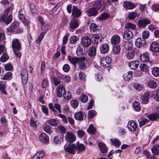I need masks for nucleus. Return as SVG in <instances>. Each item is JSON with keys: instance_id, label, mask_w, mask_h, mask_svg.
<instances>
[{"instance_id": "obj_6", "label": "nucleus", "mask_w": 159, "mask_h": 159, "mask_svg": "<svg viewBox=\"0 0 159 159\" xmlns=\"http://www.w3.org/2000/svg\"><path fill=\"white\" fill-rule=\"evenodd\" d=\"M79 20L73 18L69 23V28L72 30L77 28L79 25Z\"/></svg>"}, {"instance_id": "obj_42", "label": "nucleus", "mask_w": 159, "mask_h": 159, "mask_svg": "<svg viewBox=\"0 0 159 159\" xmlns=\"http://www.w3.org/2000/svg\"><path fill=\"white\" fill-rule=\"evenodd\" d=\"M125 29H130L132 30H134L136 28V25L130 23H128L125 25Z\"/></svg>"}, {"instance_id": "obj_40", "label": "nucleus", "mask_w": 159, "mask_h": 159, "mask_svg": "<svg viewBox=\"0 0 159 159\" xmlns=\"http://www.w3.org/2000/svg\"><path fill=\"white\" fill-rule=\"evenodd\" d=\"M152 73L155 77L159 76V68L156 67L152 68Z\"/></svg>"}, {"instance_id": "obj_63", "label": "nucleus", "mask_w": 159, "mask_h": 159, "mask_svg": "<svg viewBox=\"0 0 159 159\" xmlns=\"http://www.w3.org/2000/svg\"><path fill=\"white\" fill-rule=\"evenodd\" d=\"M59 117L62 119V121L65 123H68V121L66 117L64 115L62 114H59Z\"/></svg>"}, {"instance_id": "obj_33", "label": "nucleus", "mask_w": 159, "mask_h": 159, "mask_svg": "<svg viewBox=\"0 0 159 159\" xmlns=\"http://www.w3.org/2000/svg\"><path fill=\"white\" fill-rule=\"evenodd\" d=\"M148 118L151 120H157L159 119V114L157 113H154L149 115Z\"/></svg>"}, {"instance_id": "obj_34", "label": "nucleus", "mask_w": 159, "mask_h": 159, "mask_svg": "<svg viewBox=\"0 0 159 159\" xmlns=\"http://www.w3.org/2000/svg\"><path fill=\"white\" fill-rule=\"evenodd\" d=\"M19 17L20 19L25 25L27 26L29 25V21L25 18L23 14L20 13L19 15Z\"/></svg>"}, {"instance_id": "obj_58", "label": "nucleus", "mask_w": 159, "mask_h": 159, "mask_svg": "<svg viewBox=\"0 0 159 159\" xmlns=\"http://www.w3.org/2000/svg\"><path fill=\"white\" fill-rule=\"evenodd\" d=\"M78 102L76 100H73L70 101L71 106L74 108H76L78 105Z\"/></svg>"}, {"instance_id": "obj_35", "label": "nucleus", "mask_w": 159, "mask_h": 159, "mask_svg": "<svg viewBox=\"0 0 159 159\" xmlns=\"http://www.w3.org/2000/svg\"><path fill=\"white\" fill-rule=\"evenodd\" d=\"M44 156V153L43 152L40 151L37 152L31 158V159H39L43 158Z\"/></svg>"}, {"instance_id": "obj_27", "label": "nucleus", "mask_w": 159, "mask_h": 159, "mask_svg": "<svg viewBox=\"0 0 159 159\" xmlns=\"http://www.w3.org/2000/svg\"><path fill=\"white\" fill-rule=\"evenodd\" d=\"M99 149L102 153H105L107 152V148L105 144L103 143H100L98 144Z\"/></svg>"}, {"instance_id": "obj_4", "label": "nucleus", "mask_w": 159, "mask_h": 159, "mask_svg": "<svg viewBox=\"0 0 159 159\" xmlns=\"http://www.w3.org/2000/svg\"><path fill=\"white\" fill-rule=\"evenodd\" d=\"M20 76L23 84H25L27 82L28 78L27 70L25 69H22L21 71Z\"/></svg>"}, {"instance_id": "obj_41", "label": "nucleus", "mask_w": 159, "mask_h": 159, "mask_svg": "<svg viewBox=\"0 0 159 159\" xmlns=\"http://www.w3.org/2000/svg\"><path fill=\"white\" fill-rule=\"evenodd\" d=\"M103 2V0H98L95 2L94 6L97 9H99L102 7V3Z\"/></svg>"}, {"instance_id": "obj_26", "label": "nucleus", "mask_w": 159, "mask_h": 159, "mask_svg": "<svg viewBox=\"0 0 159 159\" xmlns=\"http://www.w3.org/2000/svg\"><path fill=\"white\" fill-rule=\"evenodd\" d=\"M84 116L82 111H79L75 114L74 117L76 120L81 121L83 120Z\"/></svg>"}, {"instance_id": "obj_10", "label": "nucleus", "mask_w": 159, "mask_h": 159, "mask_svg": "<svg viewBox=\"0 0 159 159\" xmlns=\"http://www.w3.org/2000/svg\"><path fill=\"white\" fill-rule=\"evenodd\" d=\"M65 92V88L63 85H60L57 89V94L58 97H61Z\"/></svg>"}, {"instance_id": "obj_7", "label": "nucleus", "mask_w": 159, "mask_h": 159, "mask_svg": "<svg viewBox=\"0 0 159 159\" xmlns=\"http://www.w3.org/2000/svg\"><path fill=\"white\" fill-rule=\"evenodd\" d=\"M146 43V41L142 39L141 37L138 38L135 40V44L136 46L140 48L143 47Z\"/></svg>"}, {"instance_id": "obj_13", "label": "nucleus", "mask_w": 159, "mask_h": 159, "mask_svg": "<svg viewBox=\"0 0 159 159\" xmlns=\"http://www.w3.org/2000/svg\"><path fill=\"white\" fill-rule=\"evenodd\" d=\"M49 107L53 112H56L57 111L54 109L57 110L60 113H61L60 105L56 103L53 106L52 103H50L48 104Z\"/></svg>"}, {"instance_id": "obj_62", "label": "nucleus", "mask_w": 159, "mask_h": 159, "mask_svg": "<svg viewBox=\"0 0 159 159\" xmlns=\"http://www.w3.org/2000/svg\"><path fill=\"white\" fill-rule=\"evenodd\" d=\"M13 9V7H10L7 8L4 10V14H6V15H8L10 12L12 11Z\"/></svg>"}, {"instance_id": "obj_21", "label": "nucleus", "mask_w": 159, "mask_h": 159, "mask_svg": "<svg viewBox=\"0 0 159 159\" xmlns=\"http://www.w3.org/2000/svg\"><path fill=\"white\" fill-rule=\"evenodd\" d=\"M150 94L149 93H145L143 96L141 97V102L143 104H146L148 102Z\"/></svg>"}, {"instance_id": "obj_48", "label": "nucleus", "mask_w": 159, "mask_h": 159, "mask_svg": "<svg viewBox=\"0 0 159 159\" xmlns=\"http://www.w3.org/2000/svg\"><path fill=\"white\" fill-rule=\"evenodd\" d=\"M47 123L50 125L54 126H56L58 125V122L54 119L48 120Z\"/></svg>"}, {"instance_id": "obj_53", "label": "nucleus", "mask_w": 159, "mask_h": 159, "mask_svg": "<svg viewBox=\"0 0 159 159\" xmlns=\"http://www.w3.org/2000/svg\"><path fill=\"white\" fill-rule=\"evenodd\" d=\"M9 58V57L7 54L4 53L2 56L0 58V61L2 62L6 61Z\"/></svg>"}, {"instance_id": "obj_64", "label": "nucleus", "mask_w": 159, "mask_h": 159, "mask_svg": "<svg viewBox=\"0 0 159 159\" xmlns=\"http://www.w3.org/2000/svg\"><path fill=\"white\" fill-rule=\"evenodd\" d=\"M154 98L157 100H159V89L155 91L154 93Z\"/></svg>"}, {"instance_id": "obj_17", "label": "nucleus", "mask_w": 159, "mask_h": 159, "mask_svg": "<svg viewBox=\"0 0 159 159\" xmlns=\"http://www.w3.org/2000/svg\"><path fill=\"white\" fill-rule=\"evenodd\" d=\"M39 140L44 143H47L49 141V138L47 135L44 133H42L39 136Z\"/></svg>"}, {"instance_id": "obj_22", "label": "nucleus", "mask_w": 159, "mask_h": 159, "mask_svg": "<svg viewBox=\"0 0 159 159\" xmlns=\"http://www.w3.org/2000/svg\"><path fill=\"white\" fill-rule=\"evenodd\" d=\"M123 6L125 8L128 9H132L134 8L135 6L133 3L126 1H124Z\"/></svg>"}, {"instance_id": "obj_38", "label": "nucleus", "mask_w": 159, "mask_h": 159, "mask_svg": "<svg viewBox=\"0 0 159 159\" xmlns=\"http://www.w3.org/2000/svg\"><path fill=\"white\" fill-rule=\"evenodd\" d=\"M110 141L112 144L115 146L119 147L120 145V142L118 139H111Z\"/></svg>"}, {"instance_id": "obj_59", "label": "nucleus", "mask_w": 159, "mask_h": 159, "mask_svg": "<svg viewBox=\"0 0 159 159\" xmlns=\"http://www.w3.org/2000/svg\"><path fill=\"white\" fill-rule=\"evenodd\" d=\"M120 47L119 46H117L113 47L112 51L114 53L117 54L120 52Z\"/></svg>"}, {"instance_id": "obj_37", "label": "nucleus", "mask_w": 159, "mask_h": 159, "mask_svg": "<svg viewBox=\"0 0 159 159\" xmlns=\"http://www.w3.org/2000/svg\"><path fill=\"white\" fill-rule=\"evenodd\" d=\"M140 58L141 60L143 62H147L149 60V57L145 53H143L141 55Z\"/></svg>"}, {"instance_id": "obj_20", "label": "nucleus", "mask_w": 159, "mask_h": 159, "mask_svg": "<svg viewBox=\"0 0 159 159\" xmlns=\"http://www.w3.org/2000/svg\"><path fill=\"white\" fill-rule=\"evenodd\" d=\"M96 48L94 46H92L89 48L87 52L88 56L90 57L94 56L96 54Z\"/></svg>"}, {"instance_id": "obj_49", "label": "nucleus", "mask_w": 159, "mask_h": 159, "mask_svg": "<svg viewBox=\"0 0 159 159\" xmlns=\"http://www.w3.org/2000/svg\"><path fill=\"white\" fill-rule=\"evenodd\" d=\"M80 100L83 103H85L88 100V97L87 96L84 94H83L80 96Z\"/></svg>"}, {"instance_id": "obj_52", "label": "nucleus", "mask_w": 159, "mask_h": 159, "mask_svg": "<svg viewBox=\"0 0 159 159\" xmlns=\"http://www.w3.org/2000/svg\"><path fill=\"white\" fill-rule=\"evenodd\" d=\"M149 35V33L148 31L146 30L144 31L142 34V39L145 40L148 39Z\"/></svg>"}, {"instance_id": "obj_51", "label": "nucleus", "mask_w": 159, "mask_h": 159, "mask_svg": "<svg viewBox=\"0 0 159 159\" xmlns=\"http://www.w3.org/2000/svg\"><path fill=\"white\" fill-rule=\"evenodd\" d=\"M78 38L75 35L71 36L70 39V42L72 44L75 43L78 40Z\"/></svg>"}, {"instance_id": "obj_8", "label": "nucleus", "mask_w": 159, "mask_h": 159, "mask_svg": "<svg viewBox=\"0 0 159 159\" xmlns=\"http://www.w3.org/2000/svg\"><path fill=\"white\" fill-rule=\"evenodd\" d=\"M122 46L127 50H129L132 49L133 44L131 41L129 40L124 41L122 44Z\"/></svg>"}, {"instance_id": "obj_47", "label": "nucleus", "mask_w": 159, "mask_h": 159, "mask_svg": "<svg viewBox=\"0 0 159 159\" xmlns=\"http://www.w3.org/2000/svg\"><path fill=\"white\" fill-rule=\"evenodd\" d=\"M139 103L137 101H134L133 103V106L134 109L137 111H139L140 108L139 107Z\"/></svg>"}, {"instance_id": "obj_25", "label": "nucleus", "mask_w": 159, "mask_h": 159, "mask_svg": "<svg viewBox=\"0 0 159 159\" xmlns=\"http://www.w3.org/2000/svg\"><path fill=\"white\" fill-rule=\"evenodd\" d=\"M98 13V10L94 7L89 9L87 12V15L89 16H95Z\"/></svg>"}, {"instance_id": "obj_9", "label": "nucleus", "mask_w": 159, "mask_h": 159, "mask_svg": "<svg viewBox=\"0 0 159 159\" xmlns=\"http://www.w3.org/2000/svg\"><path fill=\"white\" fill-rule=\"evenodd\" d=\"M81 14V12L80 10L78 9L77 7L74 6L71 15L73 16V18H78Z\"/></svg>"}, {"instance_id": "obj_32", "label": "nucleus", "mask_w": 159, "mask_h": 159, "mask_svg": "<svg viewBox=\"0 0 159 159\" xmlns=\"http://www.w3.org/2000/svg\"><path fill=\"white\" fill-rule=\"evenodd\" d=\"M139 65V62L137 61H135L130 62L129 63V67L132 69H135L138 67Z\"/></svg>"}, {"instance_id": "obj_14", "label": "nucleus", "mask_w": 159, "mask_h": 159, "mask_svg": "<svg viewBox=\"0 0 159 159\" xmlns=\"http://www.w3.org/2000/svg\"><path fill=\"white\" fill-rule=\"evenodd\" d=\"M12 47L13 50H20L21 45L18 39H16L13 40L12 43Z\"/></svg>"}, {"instance_id": "obj_46", "label": "nucleus", "mask_w": 159, "mask_h": 159, "mask_svg": "<svg viewBox=\"0 0 159 159\" xmlns=\"http://www.w3.org/2000/svg\"><path fill=\"white\" fill-rule=\"evenodd\" d=\"M148 85L150 88L152 89H155L157 87V83L153 81H149Z\"/></svg>"}, {"instance_id": "obj_57", "label": "nucleus", "mask_w": 159, "mask_h": 159, "mask_svg": "<svg viewBox=\"0 0 159 159\" xmlns=\"http://www.w3.org/2000/svg\"><path fill=\"white\" fill-rule=\"evenodd\" d=\"M137 15V13L135 12H130L128 14V18L130 20L134 19L136 17Z\"/></svg>"}, {"instance_id": "obj_61", "label": "nucleus", "mask_w": 159, "mask_h": 159, "mask_svg": "<svg viewBox=\"0 0 159 159\" xmlns=\"http://www.w3.org/2000/svg\"><path fill=\"white\" fill-rule=\"evenodd\" d=\"M12 75V73L11 72L7 73L3 76L2 80H5L8 79L11 77Z\"/></svg>"}, {"instance_id": "obj_1", "label": "nucleus", "mask_w": 159, "mask_h": 159, "mask_svg": "<svg viewBox=\"0 0 159 159\" xmlns=\"http://www.w3.org/2000/svg\"><path fill=\"white\" fill-rule=\"evenodd\" d=\"M64 148L65 152L71 155H74L75 153V145L73 143L69 144L68 146L65 145Z\"/></svg>"}, {"instance_id": "obj_28", "label": "nucleus", "mask_w": 159, "mask_h": 159, "mask_svg": "<svg viewBox=\"0 0 159 159\" xmlns=\"http://www.w3.org/2000/svg\"><path fill=\"white\" fill-rule=\"evenodd\" d=\"M150 49L152 52H159V46L158 44L156 42L152 43L150 45Z\"/></svg>"}, {"instance_id": "obj_30", "label": "nucleus", "mask_w": 159, "mask_h": 159, "mask_svg": "<svg viewBox=\"0 0 159 159\" xmlns=\"http://www.w3.org/2000/svg\"><path fill=\"white\" fill-rule=\"evenodd\" d=\"M150 21L147 19H143L139 20L138 21V24L139 26L140 27H144L147 25L149 24Z\"/></svg>"}, {"instance_id": "obj_11", "label": "nucleus", "mask_w": 159, "mask_h": 159, "mask_svg": "<svg viewBox=\"0 0 159 159\" xmlns=\"http://www.w3.org/2000/svg\"><path fill=\"white\" fill-rule=\"evenodd\" d=\"M81 43L83 46L85 47L89 46L91 44L90 39L88 37H84L81 39Z\"/></svg>"}, {"instance_id": "obj_31", "label": "nucleus", "mask_w": 159, "mask_h": 159, "mask_svg": "<svg viewBox=\"0 0 159 159\" xmlns=\"http://www.w3.org/2000/svg\"><path fill=\"white\" fill-rule=\"evenodd\" d=\"M132 72L129 71L127 73L125 74L123 76L124 79L126 81L129 80L132 77Z\"/></svg>"}, {"instance_id": "obj_15", "label": "nucleus", "mask_w": 159, "mask_h": 159, "mask_svg": "<svg viewBox=\"0 0 159 159\" xmlns=\"http://www.w3.org/2000/svg\"><path fill=\"white\" fill-rule=\"evenodd\" d=\"M127 127L130 131H133L136 129L137 125L135 122L133 121H130L128 123Z\"/></svg>"}, {"instance_id": "obj_44", "label": "nucleus", "mask_w": 159, "mask_h": 159, "mask_svg": "<svg viewBox=\"0 0 159 159\" xmlns=\"http://www.w3.org/2000/svg\"><path fill=\"white\" fill-rule=\"evenodd\" d=\"M87 131L90 134H94L96 133V130L95 128L92 125L89 126Z\"/></svg>"}, {"instance_id": "obj_29", "label": "nucleus", "mask_w": 159, "mask_h": 159, "mask_svg": "<svg viewBox=\"0 0 159 159\" xmlns=\"http://www.w3.org/2000/svg\"><path fill=\"white\" fill-rule=\"evenodd\" d=\"M120 38L118 35H115L112 37L111 39V43L114 45H116L120 42Z\"/></svg>"}, {"instance_id": "obj_2", "label": "nucleus", "mask_w": 159, "mask_h": 159, "mask_svg": "<svg viewBox=\"0 0 159 159\" xmlns=\"http://www.w3.org/2000/svg\"><path fill=\"white\" fill-rule=\"evenodd\" d=\"M65 138L67 142L70 143L75 142L76 139L75 134L70 132H67L66 133Z\"/></svg>"}, {"instance_id": "obj_60", "label": "nucleus", "mask_w": 159, "mask_h": 159, "mask_svg": "<svg viewBox=\"0 0 159 159\" xmlns=\"http://www.w3.org/2000/svg\"><path fill=\"white\" fill-rule=\"evenodd\" d=\"M37 121L34 119L32 118L30 121V125L33 127L35 128L37 127Z\"/></svg>"}, {"instance_id": "obj_3", "label": "nucleus", "mask_w": 159, "mask_h": 159, "mask_svg": "<svg viewBox=\"0 0 159 159\" xmlns=\"http://www.w3.org/2000/svg\"><path fill=\"white\" fill-rule=\"evenodd\" d=\"M101 66L107 67L111 65V59L109 57L102 58L100 61Z\"/></svg>"}, {"instance_id": "obj_36", "label": "nucleus", "mask_w": 159, "mask_h": 159, "mask_svg": "<svg viewBox=\"0 0 159 159\" xmlns=\"http://www.w3.org/2000/svg\"><path fill=\"white\" fill-rule=\"evenodd\" d=\"M93 39L94 43L98 44L99 42H101V39L99 36L97 34H94L93 35Z\"/></svg>"}, {"instance_id": "obj_23", "label": "nucleus", "mask_w": 159, "mask_h": 159, "mask_svg": "<svg viewBox=\"0 0 159 159\" xmlns=\"http://www.w3.org/2000/svg\"><path fill=\"white\" fill-rule=\"evenodd\" d=\"M109 46L107 44H103L100 47L101 52L103 54L107 53L109 51Z\"/></svg>"}, {"instance_id": "obj_50", "label": "nucleus", "mask_w": 159, "mask_h": 159, "mask_svg": "<svg viewBox=\"0 0 159 159\" xmlns=\"http://www.w3.org/2000/svg\"><path fill=\"white\" fill-rule=\"evenodd\" d=\"M98 26L93 23L91 24L90 26V29L91 32H95L98 29Z\"/></svg>"}, {"instance_id": "obj_19", "label": "nucleus", "mask_w": 159, "mask_h": 159, "mask_svg": "<svg viewBox=\"0 0 159 159\" xmlns=\"http://www.w3.org/2000/svg\"><path fill=\"white\" fill-rule=\"evenodd\" d=\"M86 149L85 146L82 143L77 142L75 145V150L78 151V152H83L85 151Z\"/></svg>"}, {"instance_id": "obj_54", "label": "nucleus", "mask_w": 159, "mask_h": 159, "mask_svg": "<svg viewBox=\"0 0 159 159\" xmlns=\"http://www.w3.org/2000/svg\"><path fill=\"white\" fill-rule=\"evenodd\" d=\"M109 17V14L106 13H103L99 16V19L101 20H105Z\"/></svg>"}, {"instance_id": "obj_45", "label": "nucleus", "mask_w": 159, "mask_h": 159, "mask_svg": "<svg viewBox=\"0 0 159 159\" xmlns=\"http://www.w3.org/2000/svg\"><path fill=\"white\" fill-rule=\"evenodd\" d=\"M30 8L32 14H36L37 12L36 6L34 3H31L30 4Z\"/></svg>"}, {"instance_id": "obj_16", "label": "nucleus", "mask_w": 159, "mask_h": 159, "mask_svg": "<svg viewBox=\"0 0 159 159\" xmlns=\"http://www.w3.org/2000/svg\"><path fill=\"white\" fill-rule=\"evenodd\" d=\"M68 58L69 61L74 66H75L77 63H78L80 59V57H73L70 55L68 56Z\"/></svg>"}, {"instance_id": "obj_43", "label": "nucleus", "mask_w": 159, "mask_h": 159, "mask_svg": "<svg viewBox=\"0 0 159 159\" xmlns=\"http://www.w3.org/2000/svg\"><path fill=\"white\" fill-rule=\"evenodd\" d=\"M43 129L44 131L48 134H51L52 132L51 128L48 125H45L43 128Z\"/></svg>"}, {"instance_id": "obj_5", "label": "nucleus", "mask_w": 159, "mask_h": 159, "mask_svg": "<svg viewBox=\"0 0 159 159\" xmlns=\"http://www.w3.org/2000/svg\"><path fill=\"white\" fill-rule=\"evenodd\" d=\"M12 17L11 14L8 15H6V14H3L0 18L1 20L3 21L7 24H8L11 22L12 20Z\"/></svg>"}, {"instance_id": "obj_39", "label": "nucleus", "mask_w": 159, "mask_h": 159, "mask_svg": "<svg viewBox=\"0 0 159 159\" xmlns=\"http://www.w3.org/2000/svg\"><path fill=\"white\" fill-rule=\"evenodd\" d=\"M134 53L135 52L134 51L128 52L126 54V57L128 60L132 59L134 57Z\"/></svg>"}, {"instance_id": "obj_18", "label": "nucleus", "mask_w": 159, "mask_h": 159, "mask_svg": "<svg viewBox=\"0 0 159 159\" xmlns=\"http://www.w3.org/2000/svg\"><path fill=\"white\" fill-rule=\"evenodd\" d=\"M87 59L86 57H80V59L78 62L79 68L81 70H83L86 67V65L84 62Z\"/></svg>"}, {"instance_id": "obj_24", "label": "nucleus", "mask_w": 159, "mask_h": 159, "mask_svg": "<svg viewBox=\"0 0 159 159\" xmlns=\"http://www.w3.org/2000/svg\"><path fill=\"white\" fill-rule=\"evenodd\" d=\"M151 151L153 156L157 155L159 153V145H154L152 148Z\"/></svg>"}, {"instance_id": "obj_12", "label": "nucleus", "mask_w": 159, "mask_h": 159, "mask_svg": "<svg viewBox=\"0 0 159 159\" xmlns=\"http://www.w3.org/2000/svg\"><path fill=\"white\" fill-rule=\"evenodd\" d=\"M133 33L130 30H127L124 32L123 37L125 39L130 40L133 38Z\"/></svg>"}, {"instance_id": "obj_55", "label": "nucleus", "mask_w": 159, "mask_h": 159, "mask_svg": "<svg viewBox=\"0 0 159 159\" xmlns=\"http://www.w3.org/2000/svg\"><path fill=\"white\" fill-rule=\"evenodd\" d=\"M82 51L83 49L80 46L78 47L76 51L77 55L78 56H82L83 55Z\"/></svg>"}, {"instance_id": "obj_56", "label": "nucleus", "mask_w": 159, "mask_h": 159, "mask_svg": "<svg viewBox=\"0 0 159 159\" xmlns=\"http://www.w3.org/2000/svg\"><path fill=\"white\" fill-rule=\"evenodd\" d=\"M96 114V112L94 110H91L88 112V116L89 118H92L94 117Z\"/></svg>"}]
</instances>
